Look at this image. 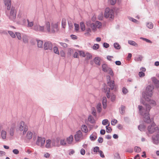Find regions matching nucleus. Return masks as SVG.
<instances>
[{"mask_svg":"<svg viewBox=\"0 0 159 159\" xmlns=\"http://www.w3.org/2000/svg\"><path fill=\"white\" fill-rule=\"evenodd\" d=\"M134 150L135 152L137 153H139L141 151V148L139 147L138 146H135L134 148Z\"/></svg>","mask_w":159,"mask_h":159,"instance_id":"72a5a7b5","label":"nucleus"},{"mask_svg":"<svg viewBox=\"0 0 159 159\" xmlns=\"http://www.w3.org/2000/svg\"><path fill=\"white\" fill-rule=\"evenodd\" d=\"M95 24L96 25L97 28H101L102 26L101 23L98 21H96L95 22Z\"/></svg>","mask_w":159,"mask_h":159,"instance_id":"e433bc0d","label":"nucleus"},{"mask_svg":"<svg viewBox=\"0 0 159 159\" xmlns=\"http://www.w3.org/2000/svg\"><path fill=\"white\" fill-rule=\"evenodd\" d=\"M138 129H139L141 131H142L144 129V126L143 125H139L138 126Z\"/></svg>","mask_w":159,"mask_h":159,"instance_id":"603ef678","label":"nucleus"},{"mask_svg":"<svg viewBox=\"0 0 159 159\" xmlns=\"http://www.w3.org/2000/svg\"><path fill=\"white\" fill-rule=\"evenodd\" d=\"M33 136V133L30 131H28L27 132L26 136V138L28 139H31Z\"/></svg>","mask_w":159,"mask_h":159,"instance_id":"4be33fe9","label":"nucleus"},{"mask_svg":"<svg viewBox=\"0 0 159 159\" xmlns=\"http://www.w3.org/2000/svg\"><path fill=\"white\" fill-rule=\"evenodd\" d=\"M152 79L153 82L154 84H157V86H159V81L155 77H153Z\"/></svg>","mask_w":159,"mask_h":159,"instance_id":"7c9ffc66","label":"nucleus"},{"mask_svg":"<svg viewBox=\"0 0 159 159\" xmlns=\"http://www.w3.org/2000/svg\"><path fill=\"white\" fill-rule=\"evenodd\" d=\"M60 145H66V142L65 139H60Z\"/></svg>","mask_w":159,"mask_h":159,"instance_id":"de8ad7c7","label":"nucleus"},{"mask_svg":"<svg viewBox=\"0 0 159 159\" xmlns=\"http://www.w3.org/2000/svg\"><path fill=\"white\" fill-rule=\"evenodd\" d=\"M99 45L98 44H95L93 46V49L94 50H97L99 48Z\"/></svg>","mask_w":159,"mask_h":159,"instance_id":"864d4df0","label":"nucleus"},{"mask_svg":"<svg viewBox=\"0 0 159 159\" xmlns=\"http://www.w3.org/2000/svg\"><path fill=\"white\" fill-rule=\"evenodd\" d=\"M45 142V139L44 138L38 137L36 142V144L41 147H43L44 145Z\"/></svg>","mask_w":159,"mask_h":159,"instance_id":"9d476101","label":"nucleus"},{"mask_svg":"<svg viewBox=\"0 0 159 159\" xmlns=\"http://www.w3.org/2000/svg\"><path fill=\"white\" fill-rule=\"evenodd\" d=\"M153 89L152 85H149L146 87L145 92H143L142 97L145 100H149V98L152 96Z\"/></svg>","mask_w":159,"mask_h":159,"instance_id":"7ed1b4c3","label":"nucleus"},{"mask_svg":"<svg viewBox=\"0 0 159 159\" xmlns=\"http://www.w3.org/2000/svg\"><path fill=\"white\" fill-rule=\"evenodd\" d=\"M99 147L96 146L93 149V151L94 152H98V151H99Z\"/></svg>","mask_w":159,"mask_h":159,"instance_id":"680f3d73","label":"nucleus"},{"mask_svg":"<svg viewBox=\"0 0 159 159\" xmlns=\"http://www.w3.org/2000/svg\"><path fill=\"white\" fill-rule=\"evenodd\" d=\"M104 16L106 18L113 19L114 17V11L109 8H106L105 10Z\"/></svg>","mask_w":159,"mask_h":159,"instance_id":"39448f33","label":"nucleus"},{"mask_svg":"<svg viewBox=\"0 0 159 159\" xmlns=\"http://www.w3.org/2000/svg\"><path fill=\"white\" fill-rule=\"evenodd\" d=\"M100 58L99 57H96L94 59L93 61L94 63L97 65L100 66Z\"/></svg>","mask_w":159,"mask_h":159,"instance_id":"5701e85b","label":"nucleus"},{"mask_svg":"<svg viewBox=\"0 0 159 159\" xmlns=\"http://www.w3.org/2000/svg\"><path fill=\"white\" fill-rule=\"evenodd\" d=\"M147 101L149 102L151 104H152L153 106H155L156 105V103L155 101L153 100H151L150 99V98H149V100Z\"/></svg>","mask_w":159,"mask_h":159,"instance_id":"79ce46f5","label":"nucleus"},{"mask_svg":"<svg viewBox=\"0 0 159 159\" xmlns=\"http://www.w3.org/2000/svg\"><path fill=\"white\" fill-rule=\"evenodd\" d=\"M106 77L108 85L110 87L111 90H113L115 86L114 81L111 80L110 76L109 75L107 76Z\"/></svg>","mask_w":159,"mask_h":159,"instance_id":"9b49d317","label":"nucleus"},{"mask_svg":"<svg viewBox=\"0 0 159 159\" xmlns=\"http://www.w3.org/2000/svg\"><path fill=\"white\" fill-rule=\"evenodd\" d=\"M102 70L105 72H107L108 70L110 68L108 66L107 64H104L102 65Z\"/></svg>","mask_w":159,"mask_h":159,"instance_id":"6ab92c4d","label":"nucleus"},{"mask_svg":"<svg viewBox=\"0 0 159 159\" xmlns=\"http://www.w3.org/2000/svg\"><path fill=\"white\" fill-rule=\"evenodd\" d=\"M128 42V43L131 45L134 46L135 47L138 46L137 44L134 41L132 40H129Z\"/></svg>","mask_w":159,"mask_h":159,"instance_id":"cd10ccee","label":"nucleus"},{"mask_svg":"<svg viewBox=\"0 0 159 159\" xmlns=\"http://www.w3.org/2000/svg\"><path fill=\"white\" fill-rule=\"evenodd\" d=\"M86 30L87 32L85 33V34H89L90 32H91V29L90 28V27L87 28L86 29Z\"/></svg>","mask_w":159,"mask_h":159,"instance_id":"4d7b16f0","label":"nucleus"},{"mask_svg":"<svg viewBox=\"0 0 159 159\" xmlns=\"http://www.w3.org/2000/svg\"><path fill=\"white\" fill-rule=\"evenodd\" d=\"M9 10H10L9 12L8 11H6V14L9 19L14 21L16 17V11L15 7H11Z\"/></svg>","mask_w":159,"mask_h":159,"instance_id":"20e7f679","label":"nucleus"},{"mask_svg":"<svg viewBox=\"0 0 159 159\" xmlns=\"http://www.w3.org/2000/svg\"><path fill=\"white\" fill-rule=\"evenodd\" d=\"M75 30L76 31H78L79 29V26L78 24L75 23L74 24Z\"/></svg>","mask_w":159,"mask_h":159,"instance_id":"052dcab7","label":"nucleus"},{"mask_svg":"<svg viewBox=\"0 0 159 159\" xmlns=\"http://www.w3.org/2000/svg\"><path fill=\"white\" fill-rule=\"evenodd\" d=\"M23 40L25 43H27L28 42V37L26 36H24L23 37Z\"/></svg>","mask_w":159,"mask_h":159,"instance_id":"a18cd8bd","label":"nucleus"},{"mask_svg":"<svg viewBox=\"0 0 159 159\" xmlns=\"http://www.w3.org/2000/svg\"><path fill=\"white\" fill-rule=\"evenodd\" d=\"M5 5L7 6V10H10L11 8V0H3Z\"/></svg>","mask_w":159,"mask_h":159,"instance_id":"f3484780","label":"nucleus"},{"mask_svg":"<svg viewBox=\"0 0 159 159\" xmlns=\"http://www.w3.org/2000/svg\"><path fill=\"white\" fill-rule=\"evenodd\" d=\"M97 109L99 113L101 111L102 107L101 103H99L97 104Z\"/></svg>","mask_w":159,"mask_h":159,"instance_id":"c85d7f7f","label":"nucleus"},{"mask_svg":"<svg viewBox=\"0 0 159 159\" xmlns=\"http://www.w3.org/2000/svg\"><path fill=\"white\" fill-rule=\"evenodd\" d=\"M13 152L15 154H17L19 153V151L17 149H14L13 150Z\"/></svg>","mask_w":159,"mask_h":159,"instance_id":"69168bd1","label":"nucleus"},{"mask_svg":"<svg viewBox=\"0 0 159 159\" xmlns=\"http://www.w3.org/2000/svg\"><path fill=\"white\" fill-rule=\"evenodd\" d=\"M79 53L80 56H82L83 57L85 56L84 52L83 50H79Z\"/></svg>","mask_w":159,"mask_h":159,"instance_id":"c03bdc74","label":"nucleus"},{"mask_svg":"<svg viewBox=\"0 0 159 159\" xmlns=\"http://www.w3.org/2000/svg\"><path fill=\"white\" fill-rule=\"evenodd\" d=\"M73 140V137L72 135H70L66 139V142L69 144L72 143Z\"/></svg>","mask_w":159,"mask_h":159,"instance_id":"aec40b11","label":"nucleus"},{"mask_svg":"<svg viewBox=\"0 0 159 159\" xmlns=\"http://www.w3.org/2000/svg\"><path fill=\"white\" fill-rule=\"evenodd\" d=\"M146 109L143 108L141 106H139V113L141 115L143 116V120L147 123L151 122V120L149 116V112L151 108L150 106L148 104H146Z\"/></svg>","mask_w":159,"mask_h":159,"instance_id":"f257e3e1","label":"nucleus"},{"mask_svg":"<svg viewBox=\"0 0 159 159\" xmlns=\"http://www.w3.org/2000/svg\"><path fill=\"white\" fill-rule=\"evenodd\" d=\"M111 89L110 88H107L106 89V92L107 93V96L108 98H110V90Z\"/></svg>","mask_w":159,"mask_h":159,"instance_id":"58836bf2","label":"nucleus"},{"mask_svg":"<svg viewBox=\"0 0 159 159\" xmlns=\"http://www.w3.org/2000/svg\"><path fill=\"white\" fill-rule=\"evenodd\" d=\"M14 132V129L13 128H11L10 130V134L11 136H13Z\"/></svg>","mask_w":159,"mask_h":159,"instance_id":"37998d69","label":"nucleus"},{"mask_svg":"<svg viewBox=\"0 0 159 159\" xmlns=\"http://www.w3.org/2000/svg\"><path fill=\"white\" fill-rule=\"evenodd\" d=\"M114 46L115 48L116 49H120L121 48V46L120 45L117 43H114Z\"/></svg>","mask_w":159,"mask_h":159,"instance_id":"2f4dec72","label":"nucleus"},{"mask_svg":"<svg viewBox=\"0 0 159 159\" xmlns=\"http://www.w3.org/2000/svg\"><path fill=\"white\" fill-rule=\"evenodd\" d=\"M117 122V120L116 119H114L113 120H112L111 122V125H114Z\"/></svg>","mask_w":159,"mask_h":159,"instance_id":"6e6d98bb","label":"nucleus"},{"mask_svg":"<svg viewBox=\"0 0 159 159\" xmlns=\"http://www.w3.org/2000/svg\"><path fill=\"white\" fill-rule=\"evenodd\" d=\"M60 139L59 138H57L55 139H53L52 141V145L55 147H59L60 146L59 142Z\"/></svg>","mask_w":159,"mask_h":159,"instance_id":"2eb2a0df","label":"nucleus"},{"mask_svg":"<svg viewBox=\"0 0 159 159\" xmlns=\"http://www.w3.org/2000/svg\"><path fill=\"white\" fill-rule=\"evenodd\" d=\"M140 39L143 40H144L146 41L147 43H152V41L151 40L145 38L141 37L140 38Z\"/></svg>","mask_w":159,"mask_h":159,"instance_id":"13d9d810","label":"nucleus"},{"mask_svg":"<svg viewBox=\"0 0 159 159\" xmlns=\"http://www.w3.org/2000/svg\"><path fill=\"white\" fill-rule=\"evenodd\" d=\"M45 29L46 30V32L49 34L57 33L59 30L57 23H52L50 25V22L48 21L46 22L45 23Z\"/></svg>","mask_w":159,"mask_h":159,"instance_id":"f03ea898","label":"nucleus"},{"mask_svg":"<svg viewBox=\"0 0 159 159\" xmlns=\"http://www.w3.org/2000/svg\"><path fill=\"white\" fill-rule=\"evenodd\" d=\"M85 56H86V60H88L92 57V56L89 53H86L85 54Z\"/></svg>","mask_w":159,"mask_h":159,"instance_id":"ea45409f","label":"nucleus"},{"mask_svg":"<svg viewBox=\"0 0 159 159\" xmlns=\"http://www.w3.org/2000/svg\"><path fill=\"white\" fill-rule=\"evenodd\" d=\"M43 47L44 50H52L53 45L51 42L47 41L44 43Z\"/></svg>","mask_w":159,"mask_h":159,"instance_id":"f8f14e48","label":"nucleus"},{"mask_svg":"<svg viewBox=\"0 0 159 159\" xmlns=\"http://www.w3.org/2000/svg\"><path fill=\"white\" fill-rule=\"evenodd\" d=\"M99 153L100 154V156L101 157L103 158L105 157V156L104 155V154L103 152L101 150H100L98 151Z\"/></svg>","mask_w":159,"mask_h":159,"instance_id":"0e129e2a","label":"nucleus"},{"mask_svg":"<svg viewBox=\"0 0 159 159\" xmlns=\"http://www.w3.org/2000/svg\"><path fill=\"white\" fill-rule=\"evenodd\" d=\"M46 147L48 148H49L51 146V140L50 139L47 140L46 141Z\"/></svg>","mask_w":159,"mask_h":159,"instance_id":"bb28decb","label":"nucleus"},{"mask_svg":"<svg viewBox=\"0 0 159 159\" xmlns=\"http://www.w3.org/2000/svg\"><path fill=\"white\" fill-rule=\"evenodd\" d=\"M97 138V134L95 132L93 133L90 136V138L91 140L94 141Z\"/></svg>","mask_w":159,"mask_h":159,"instance_id":"412c9836","label":"nucleus"},{"mask_svg":"<svg viewBox=\"0 0 159 159\" xmlns=\"http://www.w3.org/2000/svg\"><path fill=\"white\" fill-rule=\"evenodd\" d=\"M86 25L88 27H91L94 31L96 30L97 27L95 23H91V21H88L86 22Z\"/></svg>","mask_w":159,"mask_h":159,"instance_id":"4468645a","label":"nucleus"},{"mask_svg":"<svg viewBox=\"0 0 159 159\" xmlns=\"http://www.w3.org/2000/svg\"><path fill=\"white\" fill-rule=\"evenodd\" d=\"M109 74L111 75L112 76H113L114 75V73L111 69L110 68L108 70L107 72Z\"/></svg>","mask_w":159,"mask_h":159,"instance_id":"09e8293b","label":"nucleus"},{"mask_svg":"<svg viewBox=\"0 0 159 159\" xmlns=\"http://www.w3.org/2000/svg\"><path fill=\"white\" fill-rule=\"evenodd\" d=\"M75 140L76 141H79L83 139L82 133L80 130H79L76 132L74 136Z\"/></svg>","mask_w":159,"mask_h":159,"instance_id":"1a4fd4ad","label":"nucleus"},{"mask_svg":"<svg viewBox=\"0 0 159 159\" xmlns=\"http://www.w3.org/2000/svg\"><path fill=\"white\" fill-rule=\"evenodd\" d=\"M88 119L89 122L92 124H94L95 123V121L94 118L91 115L89 116Z\"/></svg>","mask_w":159,"mask_h":159,"instance_id":"a878e982","label":"nucleus"},{"mask_svg":"<svg viewBox=\"0 0 159 159\" xmlns=\"http://www.w3.org/2000/svg\"><path fill=\"white\" fill-rule=\"evenodd\" d=\"M122 92L124 94H126L128 92V90L126 89L123 87L122 88Z\"/></svg>","mask_w":159,"mask_h":159,"instance_id":"5fc2aeb1","label":"nucleus"},{"mask_svg":"<svg viewBox=\"0 0 159 159\" xmlns=\"http://www.w3.org/2000/svg\"><path fill=\"white\" fill-rule=\"evenodd\" d=\"M92 114L94 116H96V112L95 109L94 107H93L92 109Z\"/></svg>","mask_w":159,"mask_h":159,"instance_id":"49530a36","label":"nucleus"},{"mask_svg":"<svg viewBox=\"0 0 159 159\" xmlns=\"http://www.w3.org/2000/svg\"><path fill=\"white\" fill-rule=\"evenodd\" d=\"M139 75L140 77H143L144 76L145 74L142 71H140L139 73Z\"/></svg>","mask_w":159,"mask_h":159,"instance_id":"bf43d9fd","label":"nucleus"},{"mask_svg":"<svg viewBox=\"0 0 159 159\" xmlns=\"http://www.w3.org/2000/svg\"><path fill=\"white\" fill-rule=\"evenodd\" d=\"M23 24L28 27H30L34 25V23L33 21H30L28 19H24L23 20Z\"/></svg>","mask_w":159,"mask_h":159,"instance_id":"ddd939ff","label":"nucleus"},{"mask_svg":"<svg viewBox=\"0 0 159 159\" xmlns=\"http://www.w3.org/2000/svg\"><path fill=\"white\" fill-rule=\"evenodd\" d=\"M108 120L107 119H104L102 121V124L103 125H107L108 123Z\"/></svg>","mask_w":159,"mask_h":159,"instance_id":"3c124183","label":"nucleus"},{"mask_svg":"<svg viewBox=\"0 0 159 159\" xmlns=\"http://www.w3.org/2000/svg\"><path fill=\"white\" fill-rule=\"evenodd\" d=\"M143 57L141 56H136L135 57L134 60L136 61H141Z\"/></svg>","mask_w":159,"mask_h":159,"instance_id":"4c0bfd02","label":"nucleus"},{"mask_svg":"<svg viewBox=\"0 0 159 159\" xmlns=\"http://www.w3.org/2000/svg\"><path fill=\"white\" fill-rule=\"evenodd\" d=\"M36 40L37 42L38 47L39 48H42L43 45V41L37 39H36Z\"/></svg>","mask_w":159,"mask_h":159,"instance_id":"a211bd4d","label":"nucleus"},{"mask_svg":"<svg viewBox=\"0 0 159 159\" xmlns=\"http://www.w3.org/2000/svg\"><path fill=\"white\" fill-rule=\"evenodd\" d=\"M6 132L4 130H2L1 132V136L3 139H5L6 137Z\"/></svg>","mask_w":159,"mask_h":159,"instance_id":"c756f323","label":"nucleus"},{"mask_svg":"<svg viewBox=\"0 0 159 159\" xmlns=\"http://www.w3.org/2000/svg\"><path fill=\"white\" fill-rule=\"evenodd\" d=\"M103 46L105 48H107L109 47V45L106 43H103Z\"/></svg>","mask_w":159,"mask_h":159,"instance_id":"774afa93","label":"nucleus"},{"mask_svg":"<svg viewBox=\"0 0 159 159\" xmlns=\"http://www.w3.org/2000/svg\"><path fill=\"white\" fill-rule=\"evenodd\" d=\"M116 0H110V2L111 4L112 5H114L116 2Z\"/></svg>","mask_w":159,"mask_h":159,"instance_id":"338daca9","label":"nucleus"},{"mask_svg":"<svg viewBox=\"0 0 159 159\" xmlns=\"http://www.w3.org/2000/svg\"><path fill=\"white\" fill-rule=\"evenodd\" d=\"M115 159H120L119 154L118 153H116L115 155Z\"/></svg>","mask_w":159,"mask_h":159,"instance_id":"e2e57ef3","label":"nucleus"},{"mask_svg":"<svg viewBox=\"0 0 159 159\" xmlns=\"http://www.w3.org/2000/svg\"><path fill=\"white\" fill-rule=\"evenodd\" d=\"M152 138L153 143L155 144H157L159 143V134L156 135H153Z\"/></svg>","mask_w":159,"mask_h":159,"instance_id":"dca6fc26","label":"nucleus"},{"mask_svg":"<svg viewBox=\"0 0 159 159\" xmlns=\"http://www.w3.org/2000/svg\"><path fill=\"white\" fill-rule=\"evenodd\" d=\"M20 125L19 130L20 131H22L24 129L23 134L24 135L28 130V126L26 125H25V122L23 121L20 122Z\"/></svg>","mask_w":159,"mask_h":159,"instance_id":"6e6552de","label":"nucleus"},{"mask_svg":"<svg viewBox=\"0 0 159 159\" xmlns=\"http://www.w3.org/2000/svg\"><path fill=\"white\" fill-rule=\"evenodd\" d=\"M81 129L83 132L85 133H87L88 131L87 127L85 125H82L81 127Z\"/></svg>","mask_w":159,"mask_h":159,"instance_id":"393cba45","label":"nucleus"},{"mask_svg":"<svg viewBox=\"0 0 159 159\" xmlns=\"http://www.w3.org/2000/svg\"><path fill=\"white\" fill-rule=\"evenodd\" d=\"M33 29L35 31L40 32H46L45 26H41L38 24H35L33 26Z\"/></svg>","mask_w":159,"mask_h":159,"instance_id":"0eeeda50","label":"nucleus"},{"mask_svg":"<svg viewBox=\"0 0 159 159\" xmlns=\"http://www.w3.org/2000/svg\"><path fill=\"white\" fill-rule=\"evenodd\" d=\"M109 125V123L108 125H107L106 126V132H107L108 133H111L112 130V129L110 127H108V126Z\"/></svg>","mask_w":159,"mask_h":159,"instance_id":"f704fd0d","label":"nucleus"},{"mask_svg":"<svg viewBox=\"0 0 159 159\" xmlns=\"http://www.w3.org/2000/svg\"><path fill=\"white\" fill-rule=\"evenodd\" d=\"M147 27L149 29H152L153 28V25L152 22H148L146 24Z\"/></svg>","mask_w":159,"mask_h":159,"instance_id":"c9c22d12","label":"nucleus"},{"mask_svg":"<svg viewBox=\"0 0 159 159\" xmlns=\"http://www.w3.org/2000/svg\"><path fill=\"white\" fill-rule=\"evenodd\" d=\"M15 34L17 38L19 40H20L21 39V34L20 33L18 32H16Z\"/></svg>","mask_w":159,"mask_h":159,"instance_id":"8fccbe9b","label":"nucleus"},{"mask_svg":"<svg viewBox=\"0 0 159 159\" xmlns=\"http://www.w3.org/2000/svg\"><path fill=\"white\" fill-rule=\"evenodd\" d=\"M80 25L81 30L82 31H84L85 30V28L84 23L83 22H81L80 23Z\"/></svg>","mask_w":159,"mask_h":159,"instance_id":"473e14b6","label":"nucleus"},{"mask_svg":"<svg viewBox=\"0 0 159 159\" xmlns=\"http://www.w3.org/2000/svg\"><path fill=\"white\" fill-rule=\"evenodd\" d=\"M125 107L123 105H121L120 108L119 109L121 115H124L125 113Z\"/></svg>","mask_w":159,"mask_h":159,"instance_id":"b1692460","label":"nucleus"},{"mask_svg":"<svg viewBox=\"0 0 159 159\" xmlns=\"http://www.w3.org/2000/svg\"><path fill=\"white\" fill-rule=\"evenodd\" d=\"M148 132L150 134H152L154 132L158 133L159 129L158 127L156 126L155 123H153L148 127Z\"/></svg>","mask_w":159,"mask_h":159,"instance_id":"423d86ee","label":"nucleus"},{"mask_svg":"<svg viewBox=\"0 0 159 159\" xmlns=\"http://www.w3.org/2000/svg\"><path fill=\"white\" fill-rule=\"evenodd\" d=\"M8 33L13 38H15L16 37L15 34L12 31H8Z\"/></svg>","mask_w":159,"mask_h":159,"instance_id":"a19ab883","label":"nucleus"}]
</instances>
